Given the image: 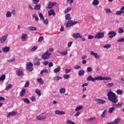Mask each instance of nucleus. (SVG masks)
Here are the masks:
<instances>
[{
	"label": "nucleus",
	"instance_id": "nucleus-1",
	"mask_svg": "<svg viewBox=\"0 0 124 124\" xmlns=\"http://www.w3.org/2000/svg\"><path fill=\"white\" fill-rule=\"evenodd\" d=\"M108 99L111 102H113L114 104L112 105L113 107H117L118 108L120 107H122V106L124 105L123 103H118L119 100L117 98V96L116 95V93H114L112 91H109L108 93L107 94ZM116 103H118L116 104Z\"/></svg>",
	"mask_w": 124,
	"mask_h": 124
},
{
	"label": "nucleus",
	"instance_id": "nucleus-2",
	"mask_svg": "<svg viewBox=\"0 0 124 124\" xmlns=\"http://www.w3.org/2000/svg\"><path fill=\"white\" fill-rule=\"evenodd\" d=\"M111 80H112V78L110 77H104L102 76H98L93 78V76H90L87 78V81H92V82H95V81H111Z\"/></svg>",
	"mask_w": 124,
	"mask_h": 124
},
{
	"label": "nucleus",
	"instance_id": "nucleus-3",
	"mask_svg": "<svg viewBox=\"0 0 124 124\" xmlns=\"http://www.w3.org/2000/svg\"><path fill=\"white\" fill-rule=\"evenodd\" d=\"M33 64L31 62H28L26 64V69L29 72H31V71H33Z\"/></svg>",
	"mask_w": 124,
	"mask_h": 124
},
{
	"label": "nucleus",
	"instance_id": "nucleus-4",
	"mask_svg": "<svg viewBox=\"0 0 124 124\" xmlns=\"http://www.w3.org/2000/svg\"><path fill=\"white\" fill-rule=\"evenodd\" d=\"M78 21H73V20H69L66 25V28H69L70 27H72L73 26H74V25H76V24H78Z\"/></svg>",
	"mask_w": 124,
	"mask_h": 124
},
{
	"label": "nucleus",
	"instance_id": "nucleus-5",
	"mask_svg": "<svg viewBox=\"0 0 124 124\" xmlns=\"http://www.w3.org/2000/svg\"><path fill=\"white\" fill-rule=\"evenodd\" d=\"M50 55H51V53L47 50L46 53L42 55V58L43 60H48L50 58Z\"/></svg>",
	"mask_w": 124,
	"mask_h": 124
},
{
	"label": "nucleus",
	"instance_id": "nucleus-6",
	"mask_svg": "<svg viewBox=\"0 0 124 124\" xmlns=\"http://www.w3.org/2000/svg\"><path fill=\"white\" fill-rule=\"evenodd\" d=\"M56 4H57V3L56 2H49L47 3L46 6V9H51V8H53L54 5H56Z\"/></svg>",
	"mask_w": 124,
	"mask_h": 124
},
{
	"label": "nucleus",
	"instance_id": "nucleus-7",
	"mask_svg": "<svg viewBox=\"0 0 124 124\" xmlns=\"http://www.w3.org/2000/svg\"><path fill=\"white\" fill-rule=\"evenodd\" d=\"M7 37H8V34H6L4 36H2L0 38V42L2 44H3L4 43H5V41H6V39H7Z\"/></svg>",
	"mask_w": 124,
	"mask_h": 124
},
{
	"label": "nucleus",
	"instance_id": "nucleus-8",
	"mask_svg": "<svg viewBox=\"0 0 124 124\" xmlns=\"http://www.w3.org/2000/svg\"><path fill=\"white\" fill-rule=\"evenodd\" d=\"M95 38L100 39L104 38V32H98L95 36Z\"/></svg>",
	"mask_w": 124,
	"mask_h": 124
},
{
	"label": "nucleus",
	"instance_id": "nucleus-9",
	"mask_svg": "<svg viewBox=\"0 0 124 124\" xmlns=\"http://www.w3.org/2000/svg\"><path fill=\"white\" fill-rule=\"evenodd\" d=\"M108 38H113V37L117 35V33L114 31H110L108 33Z\"/></svg>",
	"mask_w": 124,
	"mask_h": 124
},
{
	"label": "nucleus",
	"instance_id": "nucleus-10",
	"mask_svg": "<svg viewBox=\"0 0 124 124\" xmlns=\"http://www.w3.org/2000/svg\"><path fill=\"white\" fill-rule=\"evenodd\" d=\"M95 101L98 104H105L106 103V101L102 99H96L95 100Z\"/></svg>",
	"mask_w": 124,
	"mask_h": 124
},
{
	"label": "nucleus",
	"instance_id": "nucleus-11",
	"mask_svg": "<svg viewBox=\"0 0 124 124\" xmlns=\"http://www.w3.org/2000/svg\"><path fill=\"white\" fill-rule=\"evenodd\" d=\"M73 37L75 39H78V38H82L83 36L80 35L79 33H75L73 34Z\"/></svg>",
	"mask_w": 124,
	"mask_h": 124
},
{
	"label": "nucleus",
	"instance_id": "nucleus-12",
	"mask_svg": "<svg viewBox=\"0 0 124 124\" xmlns=\"http://www.w3.org/2000/svg\"><path fill=\"white\" fill-rule=\"evenodd\" d=\"M92 56H94L95 59H99L100 58V56H99L97 53H94L93 51H91L90 53Z\"/></svg>",
	"mask_w": 124,
	"mask_h": 124
},
{
	"label": "nucleus",
	"instance_id": "nucleus-13",
	"mask_svg": "<svg viewBox=\"0 0 124 124\" xmlns=\"http://www.w3.org/2000/svg\"><path fill=\"white\" fill-rule=\"evenodd\" d=\"M16 74H17V76H22L24 73H23V69H20L19 70H18L16 72Z\"/></svg>",
	"mask_w": 124,
	"mask_h": 124
},
{
	"label": "nucleus",
	"instance_id": "nucleus-14",
	"mask_svg": "<svg viewBox=\"0 0 124 124\" xmlns=\"http://www.w3.org/2000/svg\"><path fill=\"white\" fill-rule=\"evenodd\" d=\"M10 50V47L9 46H5L2 48V51L3 52H4V53H7Z\"/></svg>",
	"mask_w": 124,
	"mask_h": 124
},
{
	"label": "nucleus",
	"instance_id": "nucleus-15",
	"mask_svg": "<svg viewBox=\"0 0 124 124\" xmlns=\"http://www.w3.org/2000/svg\"><path fill=\"white\" fill-rule=\"evenodd\" d=\"M15 115H17V113L15 111H12V112H9V113L7 115V118H9L10 116H14Z\"/></svg>",
	"mask_w": 124,
	"mask_h": 124
},
{
	"label": "nucleus",
	"instance_id": "nucleus-16",
	"mask_svg": "<svg viewBox=\"0 0 124 124\" xmlns=\"http://www.w3.org/2000/svg\"><path fill=\"white\" fill-rule=\"evenodd\" d=\"M51 15H53V16L56 15V13H55L54 10H50L48 11V16H51Z\"/></svg>",
	"mask_w": 124,
	"mask_h": 124
},
{
	"label": "nucleus",
	"instance_id": "nucleus-17",
	"mask_svg": "<svg viewBox=\"0 0 124 124\" xmlns=\"http://www.w3.org/2000/svg\"><path fill=\"white\" fill-rule=\"evenodd\" d=\"M26 94V89H22L20 93V96H24Z\"/></svg>",
	"mask_w": 124,
	"mask_h": 124
},
{
	"label": "nucleus",
	"instance_id": "nucleus-18",
	"mask_svg": "<svg viewBox=\"0 0 124 124\" xmlns=\"http://www.w3.org/2000/svg\"><path fill=\"white\" fill-rule=\"evenodd\" d=\"M54 73H59L61 71V67L58 66L53 70Z\"/></svg>",
	"mask_w": 124,
	"mask_h": 124
},
{
	"label": "nucleus",
	"instance_id": "nucleus-19",
	"mask_svg": "<svg viewBox=\"0 0 124 124\" xmlns=\"http://www.w3.org/2000/svg\"><path fill=\"white\" fill-rule=\"evenodd\" d=\"M120 122H121V119L117 118L112 123V124H118Z\"/></svg>",
	"mask_w": 124,
	"mask_h": 124
},
{
	"label": "nucleus",
	"instance_id": "nucleus-20",
	"mask_svg": "<svg viewBox=\"0 0 124 124\" xmlns=\"http://www.w3.org/2000/svg\"><path fill=\"white\" fill-rule=\"evenodd\" d=\"M92 4H93V5H98V4H99V1H98V0H93Z\"/></svg>",
	"mask_w": 124,
	"mask_h": 124
},
{
	"label": "nucleus",
	"instance_id": "nucleus-21",
	"mask_svg": "<svg viewBox=\"0 0 124 124\" xmlns=\"http://www.w3.org/2000/svg\"><path fill=\"white\" fill-rule=\"evenodd\" d=\"M115 107H112L109 108L108 110V113H113V111H115Z\"/></svg>",
	"mask_w": 124,
	"mask_h": 124
},
{
	"label": "nucleus",
	"instance_id": "nucleus-22",
	"mask_svg": "<svg viewBox=\"0 0 124 124\" xmlns=\"http://www.w3.org/2000/svg\"><path fill=\"white\" fill-rule=\"evenodd\" d=\"M78 74L79 76H83V75L85 74V71L83 70H80L79 71H78Z\"/></svg>",
	"mask_w": 124,
	"mask_h": 124
},
{
	"label": "nucleus",
	"instance_id": "nucleus-23",
	"mask_svg": "<svg viewBox=\"0 0 124 124\" xmlns=\"http://www.w3.org/2000/svg\"><path fill=\"white\" fill-rule=\"evenodd\" d=\"M37 119L38 120V121H41V120H46V117H44V116H41L40 115H39L37 116Z\"/></svg>",
	"mask_w": 124,
	"mask_h": 124
},
{
	"label": "nucleus",
	"instance_id": "nucleus-24",
	"mask_svg": "<svg viewBox=\"0 0 124 124\" xmlns=\"http://www.w3.org/2000/svg\"><path fill=\"white\" fill-rule=\"evenodd\" d=\"M83 108V106H78L75 108V111H79V110H82V109Z\"/></svg>",
	"mask_w": 124,
	"mask_h": 124
},
{
	"label": "nucleus",
	"instance_id": "nucleus-25",
	"mask_svg": "<svg viewBox=\"0 0 124 124\" xmlns=\"http://www.w3.org/2000/svg\"><path fill=\"white\" fill-rule=\"evenodd\" d=\"M40 8H41V5H40V4H37L35 6L34 9H35V10H39Z\"/></svg>",
	"mask_w": 124,
	"mask_h": 124
},
{
	"label": "nucleus",
	"instance_id": "nucleus-26",
	"mask_svg": "<svg viewBox=\"0 0 124 124\" xmlns=\"http://www.w3.org/2000/svg\"><path fill=\"white\" fill-rule=\"evenodd\" d=\"M21 100H22L25 103H27V104H30V100H29L28 98H22Z\"/></svg>",
	"mask_w": 124,
	"mask_h": 124
},
{
	"label": "nucleus",
	"instance_id": "nucleus-27",
	"mask_svg": "<svg viewBox=\"0 0 124 124\" xmlns=\"http://www.w3.org/2000/svg\"><path fill=\"white\" fill-rule=\"evenodd\" d=\"M27 38V34H23L21 35V39L22 41H25V39Z\"/></svg>",
	"mask_w": 124,
	"mask_h": 124
},
{
	"label": "nucleus",
	"instance_id": "nucleus-28",
	"mask_svg": "<svg viewBox=\"0 0 124 124\" xmlns=\"http://www.w3.org/2000/svg\"><path fill=\"white\" fill-rule=\"evenodd\" d=\"M70 10H71V8H70V7H68L65 9V10L64 11V13L65 14L68 13L69 11H70Z\"/></svg>",
	"mask_w": 124,
	"mask_h": 124
},
{
	"label": "nucleus",
	"instance_id": "nucleus-29",
	"mask_svg": "<svg viewBox=\"0 0 124 124\" xmlns=\"http://www.w3.org/2000/svg\"><path fill=\"white\" fill-rule=\"evenodd\" d=\"M37 80L38 83L40 84V85H43V84H44V81L42 80V78H38Z\"/></svg>",
	"mask_w": 124,
	"mask_h": 124
},
{
	"label": "nucleus",
	"instance_id": "nucleus-30",
	"mask_svg": "<svg viewBox=\"0 0 124 124\" xmlns=\"http://www.w3.org/2000/svg\"><path fill=\"white\" fill-rule=\"evenodd\" d=\"M35 93L39 95V96H40L41 95V91H40V90L39 89H36L35 90Z\"/></svg>",
	"mask_w": 124,
	"mask_h": 124
},
{
	"label": "nucleus",
	"instance_id": "nucleus-31",
	"mask_svg": "<svg viewBox=\"0 0 124 124\" xmlns=\"http://www.w3.org/2000/svg\"><path fill=\"white\" fill-rule=\"evenodd\" d=\"M106 113H107V110L105 109L103 111L101 115V118H105V114H106Z\"/></svg>",
	"mask_w": 124,
	"mask_h": 124
},
{
	"label": "nucleus",
	"instance_id": "nucleus-32",
	"mask_svg": "<svg viewBox=\"0 0 124 124\" xmlns=\"http://www.w3.org/2000/svg\"><path fill=\"white\" fill-rule=\"evenodd\" d=\"M113 86H114V83H113V82H111V83H108L107 85V87H108V88H112Z\"/></svg>",
	"mask_w": 124,
	"mask_h": 124
},
{
	"label": "nucleus",
	"instance_id": "nucleus-33",
	"mask_svg": "<svg viewBox=\"0 0 124 124\" xmlns=\"http://www.w3.org/2000/svg\"><path fill=\"white\" fill-rule=\"evenodd\" d=\"M5 80V75H2L0 77V81H4Z\"/></svg>",
	"mask_w": 124,
	"mask_h": 124
},
{
	"label": "nucleus",
	"instance_id": "nucleus-34",
	"mask_svg": "<svg viewBox=\"0 0 124 124\" xmlns=\"http://www.w3.org/2000/svg\"><path fill=\"white\" fill-rule=\"evenodd\" d=\"M65 17L66 20H71V17L70 16V15L69 14L66 15Z\"/></svg>",
	"mask_w": 124,
	"mask_h": 124
},
{
	"label": "nucleus",
	"instance_id": "nucleus-35",
	"mask_svg": "<svg viewBox=\"0 0 124 124\" xmlns=\"http://www.w3.org/2000/svg\"><path fill=\"white\" fill-rule=\"evenodd\" d=\"M12 15V14H11V12H10V11H8L6 14V16L7 18H9V17H11Z\"/></svg>",
	"mask_w": 124,
	"mask_h": 124
},
{
	"label": "nucleus",
	"instance_id": "nucleus-36",
	"mask_svg": "<svg viewBox=\"0 0 124 124\" xmlns=\"http://www.w3.org/2000/svg\"><path fill=\"white\" fill-rule=\"evenodd\" d=\"M12 88V84H8L7 86L5 88L6 91H8L10 89H11Z\"/></svg>",
	"mask_w": 124,
	"mask_h": 124
},
{
	"label": "nucleus",
	"instance_id": "nucleus-37",
	"mask_svg": "<svg viewBox=\"0 0 124 124\" xmlns=\"http://www.w3.org/2000/svg\"><path fill=\"white\" fill-rule=\"evenodd\" d=\"M39 16L40 17V20H42V21H44V16H43V15H42V13H39Z\"/></svg>",
	"mask_w": 124,
	"mask_h": 124
},
{
	"label": "nucleus",
	"instance_id": "nucleus-38",
	"mask_svg": "<svg viewBox=\"0 0 124 124\" xmlns=\"http://www.w3.org/2000/svg\"><path fill=\"white\" fill-rule=\"evenodd\" d=\"M60 93H65V89L62 88L60 89Z\"/></svg>",
	"mask_w": 124,
	"mask_h": 124
},
{
	"label": "nucleus",
	"instance_id": "nucleus-39",
	"mask_svg": "<svg viewBox=\"0 0 124 124\" xmlns=\"http://www.w3.org/2000/svg\"><path fill=\"white\" fill-rule=\"evenodd\" d=\"M32 17L35 18V21H38L39 20L38 16L35 14L32 15Z\"/></svg>",
	"mask_w": 124,
	"mask_h": 124
},
{
	"label": "nucleus",
	"instance_id": "nucleus-40",
	"mask_svg": "<svg viewBox=\"0 0 124 124\" xmlns=\"http://www.w3.org/2000/svg\"><path fill=\"white\" fill-rule=\"evenodd\" d=\"M116 93L118 94H122L124 93V91L118 89L117 90Z\"/></svg>",
	"mask_w": 124,
	"mask_h": 124
},
{
	"label": "nucleus",
	"instance_id": "nucleus-41",
	"mask_svg": "<svg viewBox=\"0 0 124 124\" xmlns=\"http://www.w3.org/2000/svg\"><path fill=\"white\" fill-rule=\"evenodd\" d=\"M29 29L30 30V31H36V30H37L36 27L32 26L30 27Z\"/></svg>",
	"mask_w": 124,
	"mask_h": 124
},
{
	"label": "nucleus",
	"instance_id": "nucleus-42",
	"mask_svg": "<svg viewBox=\"0 0 124 124\" xmlns=\"http://www.w3.org/2000/svg\"><path fill=\"white\" fill-rule=\"evenodd\" d=\"M124 29L122 28H120L118 29V32L119 33H123L124 32Z\"/></svg>",
	"mask_w": 124,
	"mask_h": 124
},
{
	"label": "nucleus",
	"instance_id": "nucleus-43",
	"mask_svg": "<svg viewBox=\"0 0 124 124\" xmlns=\"http://www.w3.org/2000/svg\"><path fill=\"white\" fill-rule=\"evenodd\" d=\"M35 50H37V46H34L31 49V52H34Z\"/></svg>",
	"mask_w": 124,
	"mask_h": 124
},
{
	"label": "nucleus",
	"instance_id": "nucleus-44",
	"mask_svg": "<svg viewBox=\"0 0 124 124\" xmlns=\"http://www.w3.org/2000/svg\"><path fill=\"white\" fill-rule=\"evenodd\" d=\"M103 48H105V49H107V48H111V45L110 44L106 45L103 46Z\"/></svg>",
	"mask_w": 124,
	"mask_h": 124
},
{
	"label": "nucleus",
	"instance_id": "nucleus-45",
	"mask_svg": "<svg viewBox=\"0 0 124 124\" xmlns=\"http://www.w3.org/2000/svg\"><path fill=\"white\" fill-rule=\"evenodd\" d=\"M116 15H122V14H123V12L122 11H117L116 13Z\"/></svg>",
	"mask_w": 124,
	"mask_h": 124
},
{
	"label": "nucleus",
	"instance_id": "nucleus-46",
	"mask_svg": "<svg viewBox=\"0 0 124 124\" xmlns=\"http://www.w3.org/2000/svg\"><path fill=\"white\" fill-rule=\"evenodd\" d=\"M61 79H62V78H61L60 77L57 76V77H56V78H54V79H54L55 81H56V80L59 81V80H61Z\"/></svg>",
	"mask_w": 124,
	"mask_h": 124
},
{
	"label": "nucleus",
	"instance_id": "nucleus-47",
	"mask_svg": "<svg viewBox=\"0 0 124 124\" xmlns=\"http://www.w3.org/2000/svg\"><path fill=\"white\" fill-rule=\"evenodd\" d=\"M43 39H44V37H43V36L40 37L38 40V42H42Z\"/></svg>",
	"mask_w": 124,
	"mask_h": 124
},
{
	"label": "nucleus",
	"instance_id": "nucleus-48",
	"mask_svg": "<svg viewBox=\"0 0 124 124\" xmlns=\"http://www.w3.org/2000/svg\"><path fill=\"white\" fill-rule=\"evenodd\" d=\"M63 78H64V79H68V78H69V77H70V75L65 74L63 76Z\"/></svg>",
	"mask_w": 124,
	"mask_h": 124
},
{
	"label": "nucleus",
	"instance_id": "nucleus-49",
	"mask_svg": "<svg viewBox=\"0 0 124 124\" xmlns=\"http://www.w3.org/2000/svg\"><path fill=\"white\" fill-rule=\"evenodd\" d=\"M87 70L88 72H93V68H92L91 67H87Z\"/></svg>",
	"mask_w": 124,
	"mask_h": 124
},
{
	"label": "nucleus",
	"instance_id": "nucleus-50",
	"mask_svg": "<svg viewBox=\"0 0 124 124\" xmlns=\"http://www.w3.org/2000/svg\"><path fill=\"white\" fill-rule=\"evenodd\" d=\"M41 62H34L33 64L34 65H35V66H38V65H40Z\"/></svg>",
	"mask_w": 124,
	"mask_h": 124
},
{
	"label": "nucleus",
	"instance_id": "nucleus-51",
	"mask_svg": "<svg viewBox=\"0 0 124 124\" xmlns=\"http://www.w3.org/2000/svg\"><path fill=\"white\" fill-rule=\"evenodd\" d=\"M81 115V112L80 111H77L76 114H74L75 117H78Z\"/></svg>",
	"mask_w": 124,
	"mask_h": 124
},
{
	"label": "nucleus",
	"instance_id": "nucleus-52",
	"mask_svg": "<svg viewBox=\"0 0 124 124\" xmlns=\"http://www.w3.org/2000/svg\"><path fill=\"white\" fill-rule=\"evenodd\" d=\"M105 11L106 13H108V14L111 13V10L110 9H105Z\"/></svg>",
	"mask_w": 124,
	"mask_h": 124
},
{
	"label": "nucleus",
	"instance_id": "nucleus-53",
	"mask_svg": "<svg viewBox=\"0 0 124 124\" xmlns=\"http://www.w3.org/2000/svg\"><path fill=\"white\" fill-rule=\"evenodd\" d=\"M8 62H15V58H13L12 59H9L7 61Z\"/></svg>",
	"mask_w": 124,
	"mask_h": 124
},
{
	"label": "nucleus",
	"instance_id": "nucleus-54",
	"mask_svg": "<svg viewBox=\"0 0 124 124\" xmlns=\"http://www.w3.org/2000/svg\"><path fill=\"white\" fill-rule=\"evenodd\" d=\"M34 61L35 62H40V61H41V59L38 58H37V57H35V58H34Z\"/></svg>",
	"mask_w": 124,
	"mask_h": 124
},
{
	"label": "nucleus",
	"instance_id": "nucleus-55",
	"mask_svg": "<svg viewBox=\"0 0 124 124\" xmlns=\"http://www.w3.org/2000/svg\"><path fill=\"white\" fill-rule=\"evenodd\" d=\"M34 4H37L39 2V0H32Z\"/></svg>",
	"mask_w": 124,
	"mask_h": 124
},
{
	"label": "nucleus",
	"instance_id": "nucleus-56",
	"mask_svg": "<svg viewBox=\"0 0 124 124\" xmlns=\"http://www.w3.org/2000/svg\"><path fill=\"white\" fill-rule=\"evenodd\" d=\"M43 22H44V24H45V25H48V24H49V21H48V19H46V20H43Z\"/></svg>",
	"mask_w": 124,
	"mask_h": 124
},
{
	"label": "nucleus",
	"instance_id": "nucleus-57",
	"mask_svg": "<svg viewBox=\"0 0 124 124\" xmlns=\"http://www.w3.org/2000/svg\"><path fill=\"white\" fill-rule=\"evenodd\" d=\"M30 86V82L27 81L25 85H24V88H28V87H29Z\"/></svg>",
	"mask_w": 124,
	"mask_h": 124
},
{
	"label": "nucleus",
	"instance_id": "nucleus-58",
	"mask_svg": "<svg viewBox=\"0 0 124 124\" xmlns=\"http://www.w3.org/2000/svg\"><path fill=\"white\" fill-rule=\"evenodd\" d=\"M94 120H95L94 117L90 118L88 119V122H92V121H94Z\"/></svg>",
	"mask_w": 124,
	"mask_h": 124
},
{
	"label": "nucleus",
	"instance_id": "nucleus-59",
	"mask_svg": "<svg viewBox=\"0 0 124 124\" xmlns=\"http://www.w3.org/2000/svg\"><path fill=\"white\" fill-rule=\"evenodd\" d=\"M65 71L66 74H67V73H69L70 72H71V70L65 69Z\"/></svg>",
	"mask_w": 124,
	"mask_h": 124
},
{
	"label": "nucleus",
	"instance_id": "nucleus-60",
	"mask_svg": "<svg viewBox=\"0 0 124 124\" xmlns=\"http://www.w3.org/2000/svg\"><path fill=\"white\" fill-rule=\"evenodd\" d=\"M117 42H124V38H122L118 40Z\"/></svg>",
	"mask_w": 124,
	"mask_h": 124
},
{
	"label": "nucleus",
	"instance_id": "nucleus-61",
	"mask_svg": "<svg viewBox=\"0 0 124 124\" xmlns=\"http://www.w3.org/2000/svg\"><path fill=\"white\" fill-rule=\"evenodd\" d=\"M59 53L60 54H61V55H63V56H65V55L67 54V50L63 52H59Z\"/></svg>",
	"mask_w": 124,
	"mask_h": 124
},
{
	"label": "nucleus",
	"instance_id": "nucleus-62",
	"mask_svg": "<svg viewBox=\"0 0 124 124\" xmlns=\"http://www.w3.org/2000/svg\"><path fill=\"white\" fill-rule=\"evenodd\" d=\"M54 66V64L52 62H50L48 64V67H52Z\"/></svg>",
	"mask_w": 124,
	"mask_h": 124
},
{
	"label": "nucleus",
	"instance_id": "nucleus-63",
	"mask_svg": "<svg viewBox=\"0 0 124 124\" xmlns=\"http://www.w3.org/2000/svg\"><path fill=\"white\" fill-rule=\"evenodd\" d=\"M93 37H94L93 36V35H89L88 36V39H93Z\"/></svg>",
	"mask_w": 124,
	"mask_h": 124
},
{
	"label": "nucleus",
	"instance_id": "nucleus-64",
	"mask_svg": "<svg viewBox=\"0 0 124 124\" xmlns=\"http://www.w3.org/2000/svg\"><path fill=\"white\" fill-rule=\"evenodd\" d=\"M121 11H122V13L124 14V6H123L121 8Z\"/></svg>",
	"mask_w": 124,
	"mask_h": 124
}]
</instances>
